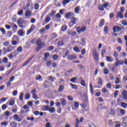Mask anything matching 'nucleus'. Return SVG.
<instances>
[{
    "label": "nucleus",
    "instance_id": "nucleus-21",
    "mask_svg": "<svg viewBox=\"0 0 127 127\" xmlns=\"http://www.w3.org/2000/svg\"><path fill=\"white\" fill-rule=\"evenodd\" d=\"M73 14H74V13L72 11H70L65 14V17H70V16Z\"/></svg>",
    "mask_w": 127,
    "mask_h": 127
},
{
    "label": "nucleus",
    "instance_id": "nucleus-38",
    "mask_svg": "<svg viewBox=\"0 0 127 127\" xmlns=\"http://www.w3.org/2000/svg\"><path fill=\"white\" fill-rule=\"evenodd\" d=\"M58 45H59V46H63L64 45V42H63V41H59Z\"/></svg>",
    "mask_w": 127,
    "mask_h": 127
},
{
    "label": "nucleus",
    "instance_id": "nucleus-17",
    "mask_svg": "<svg viewBox=\"0 0 127 127\" xmlns=\"http://www.w3.org/2000/svg\"><path fill=\"white\" fill-rule=\"evenodd\" d=\"M106 60L107 62H113V61H114V59H113L111 57L107 56L106 57Z\"/></svg>",
    "mask_w": 127,
    "mask_h": 127
},
{
    "label": "nucleus",
    "instance_id": "nucleus-3",
    "mask_svg": "<svg viewBox=\"0 0 127 127\" xmlns=\"http://www.w3.org/2000/svg\"><path fill=\"white\" fill-rule=\"evenodd\" d=\"M76 23H77L76 19L73 17L71 18V22L69 23V26H72L73 24H76Z\"/></svg>",
    "mask_w": 127,
    "mask_h": 127
},
{
    "label": "nucleus",
    "instance_id": "nucleus-63",
    "mask_svg": "<svg viewBox=\"0 0 127 127\" xmlns=\"http://www.w3.org/2000/svg\"><path fill=\"white\" fill-rule=\"evenodd\" d=\"M36 80H41V75H38L36 76Z\"/></svg>",
    "mask_w": 127,
    "mask_h": 127
},
{
    "label": "nucleus",
    "instance_id": "nucleus-48",
    "mask_svg": "<svg viewBox=\"0 0 127 127\" xmlns=\"http://www.w3.org/2000/svg\"><path fill=\"white\" fill-rule=\"evenodd\" d=\"M76 80H77V78L73 77L70 79V82H71V83H75V82L76 81Z\"/></svg>",
    "mask_w": 127,
    "mask_h": 127
},
{
    "label": "nucleus",
    "instance_id": "nucleus-60",
    "mask_svg": "<svg viewBox=\"0 0 127 127\" xmlns=\"http://www.w3.org/2000/svg\"><path fill=\"white\" fill-rule=\"evenodd\" d=\"M102 92H103V93H108V92H109V91L107 90V88H106V87H104L103 88H102Z\"/></svg>",
    "mask_w": 127,
    "mask_h": 127
},
{
    "label": "nucleus",
    "instance_id": "nucleus-20",
    "mask_svg": "<svg viewBox=\"0 0 127 127\" xmlns=\"http://www.w3.org/2000/svg\"><path fill=\"white\" fill-rule=\"evenodd\" d=\"M90 93L92 95H94V88H93V85H92V83H90Z\"/></svg>",
    "mask_w": 127,
    "mask_h": 127
},
{
    "label": "nucleus",
    "instance_id": "nucleus-31",
    "mask_svg": "<svg viewBox=\"0 0 127 127\" xmlns=\"http://www.w3.org/2000/svg\"><path fill=\"white\" fill-rule=\"evenodd\" d=\"M121 106L124 108V109H127V104L126 103L122 102Z\"/></svg>",
    "mask_w": 127,
    "mask_h": 127
},
{
    "label": "nucleus",
    "instance_id": "nucleus-43",
    "mask_svg": "<svg viewBox=\"0 0 127 127\" xmlns=\"http://www.w3.org/2000/svg\"><path fill=\"white\" fill-rule=\"evenodd\" d=\"M98 9L99 10H104V6L102 4H99L98 5Z\"/></svg>",
    "mask_w": 127,
    "mask_h": 127
},
{
    "label": "nucleus",
    "instance_id": "nucleus-44",
    "mask_svg": "<svg viewBox=\"0 0 127 127\" xmlns=\"http://www.w3.org/2000/svg\"><path fill=\"white\" fill-rule=\"evenodd\" d=\"M58 58H59V56H58V55H54L53 56V59L54 60H57V59H58Z\"/></svg>",
    "mask_w": 127,
    "mask_h": 127
},
{
    "label": "nucleus",
    "instance_id": "nucleus-39",
    "mask_svg": "<svg viewBox=\"0 0 127 127\" xmlns=\"http://www.w3.org/2000/svg\"><path fill=\"white\" fill-rule=\"evenodd\" d=\"M34 29H35V26L34 25H32L29 30L32 31V32H33Z\"/></svg>",
    "mask_w": 127,
    "mask_h": 127
},
{
    "label": "nucleus",
    "instance_id": "nucleus-19",
    "mask_svg": "<svg viewBox=\"0 0 127 127\" xmlns=\"http://www.w3.org/2000/svg\"><path fill=\"white\" fill-rule=\"evenodd\" d=\"M42 111H48L49 110V106L47 105L43 106L42 107Z\"/></svg>",
    "mask_w": 127,
    "mask_h": 127
},
{
    "label": "nucleus",
    "instance_id": "nucleus-42",
    "mask_svg": "<svg viewBox=\"0 0 127 127\" xmlns=\"http://www.w3.org/2000/svg\"><path fill=\"white\" fill-rule=\"evenodd\" d=\"M10 25L13 26V27H14V28H15V29H16V30L17 29V25H16V24H15L13 23H10Z\"/></svg>",
    "mask_w": 127,
    "mask_h": 127
},
{
    "label": "nucleus",
    "instance_id": "nucleus-14",
    "mask_svg": "<svg viewBox=\"0 0 127 127\" xmlns=\"http://www.w3.org/2000/svg\"><path fill=\"white\" fill-rule=\"evenodd\" d=\"M24 20H23V18H20L18 19V21H17V24H18L19 25H20L21 24H22V23H23V21Z\"/></svg>",
    "mask_w": 127,
    "mask_h": 127
},
{
    "label": "nucleus",
    "instance_id": "nucleus-11",
    "mask_svg": "<svg viewBox=\"0 0 127 127\" xmlns=\"http://www.w3.org/2000/svg\"><path fill=\"white\" fill-rule=\"evenodd\" d=\"M83 121H84V118L83 117L80 118V121H79V119H78V118H76V123L75 124H77V126H79V124H80V123H83Z\"/></svg>",
    "mask_w": 127,
    "mask_h": 127
},
{
    "label": "nucleus",
    "instance_id": "nucleus-64",
    "mask_svg": "<svg viewBox=\"0 0 127 127\" xmlns=\"http://www.w3.org/2000/svg\"><path fill=\"white\" fill-rule=\"evenodd\" d=\"M13 96H17V91L14 90L12 92Z\"/></svg>",
    "mask_w": 127,
    "mask_h": 127
},
{
    "label": "nucleus",
    "instance_id": "nucleus-55",
    "mask_svg": "<svg viewBox=\"0 0 127 127\" xmlns=\"http://www.w3.org/2000/svg\"><path fill=\"white\" fill-rule=\"evenodd\" d=\"M37 41V38L33 39L31 40V43H32L33 44H34L36 43Z\"/></svg>",
    "mask_w": 127,
    "mask_h": 127
},
{
    "label": "nucleus",
    "instance_id": "nucleus-15",
    "mask_svg": "<svg viewBox=\"0 0 127 127\" xmlns=\"http://www.w3.org/2000/svg\"><path fill=\"white\" fill-rule=\"evenodd\" d=\"M70 87H71L72 89H74V90H78V86L76 85L73 84L72 83H69Z\"/></svg>",
    "mask_w": 127,
    "mask_h": 127
},
{
    "label": "nucleus",
    "instance_id": "nucleus-29",
    "mask_svg": "<svg viewBox=\"0 0 127 127\" xmlns=\"http://www.w3.org/2000/svg\"><path fill=\"white\" fill-rule=\"evenodd\" d=\"M64 90V85L60 86V87H59V92H60V93H61V92H62V91H63Z\"/></svg>",
    "mask_w": 127,
    "mask_h": 127
},
{
    "label": "nucleus",
    "instance_id": "nucleus-10",
    "mask_svg": "<svg viewBox=\"0 0 127 127\" xmlns=\"http://www.w3.org/2000/svg\"><path fill=\"white\" fill-rule=\"evenodd\" d=\"M122 95L124 100H127V90H124L122 92Z\"/></svg>",
    "mask_w": 127,
    "mask_h": 127
},
{
    "label": "nucleus",
    "instance_id": "nucleus-50",
    "mask_svg": "<svg viewBox=\"0 0 127 127\" xmlns=\"http://www.w3.org/2000/svg\"><path fill=\"white\" fill-rule=\"evenodd\" d=\"M52 39H55V38H56L57 37V34L56 33H53L51 35Z\"/></svg>",
    "mask_w": 127,
    "mask_h": 127
},
{
    "label": "nucleus",
    "instance_id": "nucleus-49",
    "mask_svg": "<svg viewBox=\"0 0 127 127\" xmlns=\"http://www.w3.org/2000/svg\"><path fill=\"white\" fill-rule=\"evenodd\" d=\"M106 87L107 89H111L112 88V84L111 83H108L106 85Z\"/></svg>",
    "mask_w": 127,
    "mask_h": 127
},
{
    "label": "nucleus",
    "instance_id": "nucleus-26",
    "mask_svg": "<svg viewBox=\"0 0 127 127\" xmlns=\"http://www.w3.org/2000/svg\"><path fill=\"white\" fill-rule=\"evenodd\" d=\"M31 15V12L30 10H26L25 12L26 16H30Z\"/></svg>",
    "mask_w": 127,
    "mask_h": 127
},
{
    "label": "nucleus",
    "instance_id": "nucleus-59",
    "mask_svg": "<svg viewBox=\"0 0 127 127\" xmlns=\"http://www.w3.org/2000/svg\"><path fill=\"white\" fill-rule=\"evenodd\" d=\"M31 93H32V94L33 95H35L36 94V90L35 89H34L33 90H32L31 91Z\"/></svg>",
    "mask_w": 127,
    "mask_h": 127
},
{
    "label": "nucleus",
    "instance_id": "nucleus-25",
    "mask_svg": "<svg viewBox=\"0 0 127 127\" xmlns=\"http://www.w3.org/2000/svg\"><path fill=\"white\" fill-rule=\"evenodd\" d=\"M80 44L81 45H82V46L86 45V41L85 40V39L84 38L81 39Z\"/></svg>",
    "mask_w": 127,
    "mask_h": 127
},
{
    "label": "nucleus",
    "instance_id": "nucleus-36",
    "mask_svg": "<svg viewBox=\"0 0 127 127\" xmlns=\"http://www.w3.org/2000/svg\"><path fill=\"white\" fill-rule=\"evenodd\" d=\"M49 79L50 81H51L52 82H54V81H55V80H56V78H55V77H53V76L49 77Z\"/></svg>",
    "mask_w": 127,
    "mask_h": 127
},
{
    "label": "nucleus",
    "instance_id": "nucleus-22",
    "mask_svg": "<svg viewBox=\"0 0 127 127\" xmlns=\"http://www.w3.org/2000/svg\"><path fill=\"white\" fill-rule=\"evenodd\" d=\"M81 7H80V6H78L76 7L74 9V11L76 14H79V10Z\"/></svg>",
    "mask_w": 127,
    "mask_h": 127
},
{
    "label": "nucleus",
    "instance_id": "nucleus-40",
    "mask_svg": "<svg viewBox=\"0 0 127 127\" xmlns=\"http://www.w3.org/2000/svg\"><path fill=\"white\" fill-rule=\"evenodd\" d=\"M67 30V26L64 25L62 27V31H65Z\"/></svg>",
    "mask_w": 127,
    "mask_h": 127
},
{
    "label": "nucleus",
    "instance_id": "nucleus-1",
    "mask_svg": "<svg viewBox=\"0 0 127 127\" xmlns=\"http://www.w3.org/2000/svg\"><path fill=\"white\" fill-rule=\"evenodd\" d=\"M36 45H38V48L37 50V51L38 52L43 46H45V43L42 42V40H41L40 39H37V42L36 43Z\"/></svg>",
    "mask_w": 127,
    "mask_h": 127
},
{
    "label": "nucleus",
    "instance_id": "nucleus-2",
    "mask_svg": "<svg viewBox=\"0 0 127 127\" xmlns=\"http://www.w3.org/2000/svg\"><path fill=\"white\" fill-rule=\"evenodd\" d=\"M16 56H17V52H16V51H14V52L7 55V57H8L9 59H12L13 57H16Z\"/></svg>",
    "mask_w": 127,
    "mask_h": 127
},
{
    "label": "nucleus",
    "instance_id": "nucleus-4",
    "mask_svg": "<svg viewBox=\"0 0 127 127\" xmlns=\"http://www.w3.org/2000/svg\"><path fill=\"white\" fill-rule=\"evenodd\" d=\"M93 57L96 61H98V60H99V55L97 53V51H94L93 53Z\"/></svg>",
    "mask_w": 127,
    "mask_h": 127
},
{
    "label": "nucleus",
    "instance_id": "nucleus-23",
    "mask_svg": "<svg viewBox=\"0 0 127 127\" xmlns=\"http://www.w3.org/2000/svg\"><path fill=\"white\" fill-rule=\"evenodd\" d=\"M104 24H105V20L104 19H102L99 23V26L102 27L104 26Z\"/></svg>",
    "mask_w": 127,
    "mask_h": 127
},
{
    "label": "nucleus",
    "instance_id": "nucleus-35",
    "mask_svg": "<svg viewBox=\"0 0 127 127\" xmlns=\"http://www.w3.org/2000/svg\"><path fill=\"white\" fill-rule=\"evenodd\" d=\"M104 31L106 34H108L109 32V27H108V26H105L104 27Z\"/></svg>",
    "mask_w": 127,
    "mask_h": 127
},
{
    "label": "nucleus",
    "instance_id": "nucleus-52",
    "mask_svg": "<svg viewBox=\"0 0 127 127\" xmlns=\"http://www.w3.org/2000/svg\"><path fill=\"white\" fill-rule=\"evenodd\" d=\"M17 51L18 52H22V47L19 46L17 49Z\"/></svg>",
    "mask_w": 127,
    "mask_h": 127
},
{
    "label": "nucleus",
    "instance_id": "nucleus-7",
    "mask_svg": "<svg viewBox=\"0 0 127 127\" xmlns=\"http://www.w3.org/2000/svg\"><path fill=\"white\" fill-rule=\"evenodd\" d=\"M115 65L116 67L118 66H119V65H124V61L123 60L117 61L115 63Z\"/></svg>",
    "mask_w": 127,
    "mask_h": 127
},
{
    "label": "nucleus",
    "instance_id": "nucleus-24",
    "mask_svg": "<svg viewBox=\"0 0 127 127\" xmlns=\"http://www.w3.org/2000/svg\"><path fill=\"white\" fill-rule=\"evenodd\" d=\"M117 17L123 18L124 17V14L122 12H119L117 14Z\"/></svg>",
    "mask_w": 127,
    "mask_h": 127
},
{
    "label": "nucleus",
    "instance_id": "nucleus-56",
    "mask_svg": "<svg viewBox=\"0 0 127 127\" xmlns=\"http://www.w3.org/2000/svg\"><path fill=\"white\" fill-rule=\"evenodd\" d=\"M32 98H33V99H34V100H38V96L36 94H34V95L32 96Z\"/></svg>",
    "mask_w": 127,
    "mask_h": 127
},
{
    "label": "nucleus",
    "instance_id": "nucleus-47",
    "mask_svg": "<svg viewBox=\"0 0 127 127\" xmlns=\"http://www.w3.org/2000/svg\"><path fill=\"white\" fill-rule=\"evenodd\" d=\"M69 53L70 52H69V51H66L64 56H63V58H66V57L68 56V55H69Z\"/></svg>",
    "mask_w": 127,
    "mask_h": 127
},
{
    "label": "nucleus",
    "instance_id": "nucleus-46",
    "mask_svg": "<svg viewBox=\"0 0 127 127\" xmlns=\"http://www.w3.org/2000/svg\"><path fill=\"white\" fill-rule=\"evenodd\" d=\"M8 125V122H2L1 123V126H3L4 127H6Z\"/></svg>",
    "mask_w": 127,
    "mask_h": 127
},
{
    "label": "nucleus",
    "instance_id": "nucleus-62",
    "mask_svg": "<svg viewBox=\"0 0 127 127\" xmlns=\"http://www.w3.org/2000/svg\"><path fill=\"white\" fill-rule=\"evenodd\" d=\"M80 29V31H81V32H84V31H85L86 30V27L83 26Z\"/></svg>",
    "mask_w": 127,
    "mask_h": 127
},
{
    "label": "nucleus",
    "instance_id": "nucleus-58",
    "mask_svg": "<svg viewBox=\"0 0 127 127\" xmlns=\"http://www.w3.org/2000/svg\"><path fill=\"white\" fill-rule=\"evenodd\" d=\"M118 95H119V91L116 90L114 93V98H117V97H118Z\"/></svg>",
    "mask_w": 127,
    "mask_h": 127
},
{
    "label": "nucleus",
    "instance_id": "nucleus-41",
    "mask_svg": "<svg viewBox=\"0 0 127 127\" xmlns=\"http://www.w3.org/2000/svg\"><path fill=\"white\" fill-rule=\"evenodd\" d=\"M8 61V59H7V58L5 57V58H3L2 61L3 63L6 64V63H7Z\"/></svg>",
    "mask_w": 127,
    "mask_h": 127
},
{
    "label": "nucleus",
    "instance_id": "nucleus-18",
    "mask_svg": "<svg viewBox=\"0 0 127 127\" xmlns=\"http://www.w3.org/2000/svg\"><path fill=\"white\" fill-rule=\"evenodd\" d=\"M48 111L51 114H53V113H55V108L54 107H49Z\"/></svg>",
    "mask_w": 127,
    "mask_h": 127
},
{
    "label": "nucleus",
    "instance_id": "nucleus-33",
    "mask_svg": "<svg viewBox=\"0 0 127 127\" xmlns=\"http://www.w3.org/2000/svg\"><path fill=\"white\" fill-rule=\"evenodd\" d=\"M73 50L75 52H77V53H79V52H80V50L78 47H74Z\"/></svg>",
    "mask_w": 127,
    "mask_h": 127
},
{
    "label": "nucleus",
    "instance_id": "nucleus-32",
    "mask_svg": "<svg viewBox=\"0 0 127 127\" xmlns=\"http://www.w3.org/2000/svg\"><path fill=\"white\" fill-rule=\"evenodd\" d=\"M48 85H49V82L47 80H45L44 83V86L45 88H47L48 87Z\"/></svg>",
    "mask_w": 127,
    "mask_h": 127
},
{
    "label": "nucleus",
    "instance_id": "nucleus-53",
    "mask_svg": "<svg viewBox=\"0 0 127 127\" xmlns=\"http://www.w3.org/2000/svg\"><path fill=\"white\" fill-rule=\"evenodd\" d=\"M80 83H81V85L82 86H83V87H85V86H86V82H85V80H82L81 81Z\"/></svg>",
    "mask_w": 127,
    "mask_h": 127
},
{
    "label": "nucleus",
    "instance_id": "nucleus-57",
    "mask_svg": "<svg viewBox=\"0 0 127 127\" xmlns=\"http://www.w3.org/2000/svg\"><path fill=\"white\" fill-rule=\"evenodd\" d=\"M104 73L105 75L109 74V69H108V68H105L104 70Z\"/></svg>",
    "mask_w": 127,
    "mask_h": 127
},
{
    "label": "nucleus",
    "instance_id": "nucleus-28",
    "mask_svg": "<svg viewBox=\"0 0 127 127\" xmlns=\"http://www.w3.org/2000/svg\"><path fill=\"white\" fill-rule=\"evenodd\" d=\"M23 96H24L23 92H21L20 94V95L19 97V99L20 101H23Z\"/></svg>",
    "mask_w": 127,
    "mask_h": 127
},
{
    "label": "nucleus",
    "instance_id": "nucleus-27",
    "mask_svg": "<svg viewBox=\"0 0 127 127\" xmlns=\"http://www.w3.org/2000/svg\"><path fill=\"white\" fill-rule=\"evenodd\" d=\"M67 33L68 34H69V35H71V36H75V35H76V33L75 32H69V31H67Z\"/></svg>",
    "mask_w": 127,
    "mask_h": 127
},
{
    "label": "nucleus",
    "instance_id": "nucleus-30",
    "mask_svg": "<svg viewBox=\"0 0 127 127\" xmlns=\"http://www.w3.org/2000/svg\"><path fill=\"white\" fill-rule=\"evenodd\" d=\"M61 104L63 106H65V105H66V100H65V99L63 98L61 99Z\"/></svg>",
    "mask_w": 127,
    "mask_h": 127
},
{
    "label": "nucleus",
    "instance_id": "nucleus-6",
    "mask_svg": "<svg viewBox=\"0 0 127 127\" xmlns=\"http://www.w3.org/2000/svg\"><path fill=\"white\" fill-rule=\"evenodd\" d=\"M67 59L68 60H69V61L75 60V59H77V56L74 55H68L67 56Z\"/></svg>",
    "mask_w": 127,
    "mask_h": 127
},
{
    "label": "nucleus",
    "instance_id": "nucleus-51",
    "mask_svg": "<svg viewBox=\"0 0 127 127\" xmlns=\"http://www.w3.org/2000/svg\"><path fill=\"white\" fill-rule=\"evenodd\" d=\"M25 99L26 100H29L30 99V95L29 93H27L25 95Z\"/></svg>",
    "mask_w": 127,
    "mask_h": 127
},
{
    "label": "nucleus",
    "instance_id": "nucleus-9",
    "mask_svg": "<svg viewBox=\"0 0 127 127\" xmlns=\"http://www.w3.org/2000/svg\"><path fill=\"white\" fill-rule=\"evenodd\" d=\"M15 47L12 46H9L7 48V52H12L14 50Z\"/></svg>",
    "mask_w": 127,
    "mask_h": 127
},
{
    "label": "nucleus",
    "instance_id": "nucleus-5",
    "mask_svg": "<svg viewBox=\"0 0 127 127\" xmlns=\"http://www.w3.org/2000/svg\"><path fill=\"white\" fill-rule=\"evenodd\" d=\"M13 118L14 119L15 121H16V122H18V123L21 122V121H22V119H21V118H20V117H19V116H18V115L17 114H15L13 116Z\"/></svg>",
    "mask_w": 127,
    "mask_h": 127
},
{
    "label": "nucleus",
    "instance_id": "nucleus-12",
    "mask_svg": "<svg viewBox=\"0 0 127 127\" xmlns=\"http://www.w3.org/2000/svg\"><path fill=\"white\" fill-rule=\"evenodd\" d=\"M9 105L10 106H13V105H14V99L10 98L9 100Z\"/></svg>",
    "mask_w": 127,
    "mask_h": 127
},
{
    "label": "nucleus",
    "instance_id": "nucleus-37",
    "mask_svg": "<svg viewBox=\"0 0 127 127\" xmlns=\"http://www.w3.org/2000/svg\"><path fill=\"white\" fill-rule=\"evenodd\" d=\"M49 56H50V54H49V53H47L45 54L44 60L45 61L47 60V58L49 57Z\"/></svg>",
    "mask_w": 127,
    "mask_h": 127
},
{
    "label": "nucleus",
    "instance_id": "nucleus-45",
    "mask_svg": "<svg viewBox=\"0 0 127 127\" xmlns=\"http://www.w3.org/2000/svg\"><path fill=\"white\" fill-rule=\"evenodd\" d=\"M6 100H7V98H4L3 97L2 98L0 99V104H1V103H2V102H5V101H6Z\"/></svg>",
    "mask_w": 127,
    "mask_h": 127
},
{
    "label": "nucleus",
    "instance_id": "nucleus-16",
    "mask_svg": "<svg viewBox=\"0 0 127 127\" xmlns=\"http://www.w3.org/2000/svg\"><path fill=\"white\" fill-rule=\"evenodd\" d=\"M10 126L11 127H16L17 126V123L15 122L12 121L10 123Z\"/></svg>",
    "mask_w": 127,
    "mask_h": 127
},
{
    "label": "nucleus",
    "instance_id": "nucleus-13",
    "mask_svg": "<svg viewBox=\"0 0 127 127\" xmlns=\"http://www.w3.org/2000/svg\"><path fill=\"white\" fill-rule=\"evenodd\" d=\"M18 34L19 36H23V35H24V32H23V30L20 29L18 31Z\"/></svg>",
    "mask_w": 127,
    "mask_h": 127
},
{
    "label": "nucleus",
    "instance_id": "nucleus-61",
    "mask_svg": "<svg viewBox=\"0 0 127 127\" xmlns=\"http://www.w3.org/2000/svg\"><path fill=\"white\" fill-rule=\"evenodd\" d=\"M115 84H120V79L118 77L115 79Z\"/></svg>",
    "mask_w": 127,
    "mask_h": 127
},
{
    "label": "nucleus",
    "instance_id": "nucleus-8",
    "mask_svg": "<svg viewBox=\"0 0 127 127\" xmlns=\"http://www.w3.org/2000/svg\"><path fill=\"white\" fill-rule=\"evenodd\" d=\"M115 113H116V110L113 108H111L108 111V114L109 115H110V116H113L115 115Z\"/></svg>",
    "mask_w": 127,
    "mask_h": 127
},
{
    "label": "nucleus",
    "instance_id": "nucleus-34",
    "mask_svg": "<svg viewBox=\"0 0 127 127\" xmlns=\"http://www.w3.org/2000/svg\"><path fill=\"white\" fill-rule=\"evenodd\" d=\"M125 121H126V122H124L122 123V125L123 127H127V117L126 118H125Z\"/></svg>",
    "mask_w": 127,
    "mask_h": 127
},
{
    "label": "nucleus",
    "instance_id": "nucleus-54",
    "mask_svg": "<svg viewBox=\"0 0 127 127\" xmlns=\"http://www.w3.org/2000/svg\"><path fill=\"white\" fill-rule=\"evenodd\" d=\"M120 114H121V115L124 116V115H125V114H126V110H125L124 109H121L120 110Z\"/></svg>",
    "mask_w": 127,
    "mask_h": 127
}]
</instances>
